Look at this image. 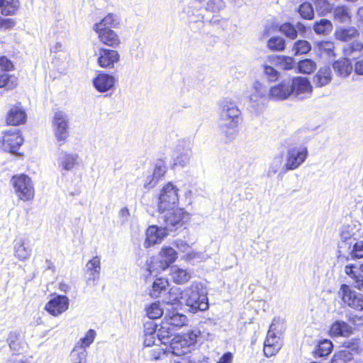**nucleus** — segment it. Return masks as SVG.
Wrapping results in <instances>:
<instances>
[{
  "mask_svg": "<svg viewBox=\"0 0 363 363\" xmlns=\"http://www.w3.org/2000/svg\"><path fill=\"white\" fill-rule=\"evenodd\" d=\"M220 108V118L225 123L223 125L226 136L233 135L242 121L241 111L231 99H225L219 104Z\"/></svg>",
  "mask_w": 363,
  "mask_h": 363,
  "instance_id": "1",
  "label": "nucleus"
},
{
  "mask_svg": "<svg viewBox=\"0 0 363 363\" xmlns=\"http://www.w3.org/2000/svg\"><path fill=\"white\" fill-rule=\"evenodd\" d=\"M186 320V315L174 311H168L158 329L157 336L160 340L164 341L173 336L174 332L185 325Z\"/></svg>",
  "mask_w": 363,
  "mask_h": 363,
  "instance_id": "2",
  "label": "nucleus"
},
{
  "mask_svg": "<svg viewBox=\"0 0 363 363\" xmlns=\"http://www.w3.org/2000/svg\"><path fill=\"white\" fill-rule=\"evenodd\" d=\"M10 183L17 198L24 202L32 201L35 198V187L30 177L26 174H15Z\"/></svg>",
  "mask_w": 363,
  "mask_h": 363,
  "instance_id": "3",
  "label": "nucleus"
},
{
  "mask_svg": "<svg viewBox=\"0 0 363 363\" xmlns=\"http://www.w3.org/2000/svg\"><path fill=\"white\" fill-rule=\"evenodd\" d=\"M177 259L176 250L169 246H164L158 253V258L152 257L147 262V270L150 274L160 272L169 268Z\"/></svg>",
  "mask_w": 363,
  "mask_h": 363,
  "instance_id": "4",
  "label": "nucleus"
},
{
  "mask_svg": "<svg viewBox=\"0 0 363 363\" xmlns=\"http://www.w3.org/2000/svg\"><path fill=\"white\" fill-rule=\"evenodd\" d=\"M24 143L22 132L17 129H9L2 132L0 148L12 154L19 155L18 150Z\"/></svg>",
  "mask_w": 363,
  "mask_h": 363,
  "instance_id": "5",
  "label": "nucleus"
},
{
  "mask_svg": "<svg viewBox=\"0 0 363 363\" xmlns=\"http://www.w3.org/2000/svg\"><path fill=\"white\" fill-rule=\"evenodd\" d=\"M197 335L192 330L176 335L169 342V349L172 354L182 356L189 352V347L196 342Z\"/></svg>",
  "mask_w": 363,
  "mask_h": 363,
  "instance_id": "6",
  "label": "nucleus"
},
{
  "mask_svg": "<svg viewBox=\"0 0 363 363\" xmlns=\"http://www.w3.org/2000/svg\"><path fill=\"white\" fill-rule=\"evenodd\" d=\"M181 299H184L186 304L191 307L194 311H205L208 308L207 298L199 294L198 291L188 288L184 293H181L179 296L172 300V303L179 302Z\"/></svg>",
  "mask_w": 363,
  "mask_h": 363,
  "instance_id": "7",
  "label": "nucleus"
},
{
  "mask_svg": "<svg viewBox=\"0 0 363 363\" xmlns=\"http://www.w3.org/2000/svg\"><path fill=\"white\" fill-rule=\"evenodd\" d=\"M179 202L178 189L172 183L168 182L162 189L158 201V211L164 213L174 208Z\"/></svg>",
  "mask_w": 363,
  "mask_h": 363,
  "instance_id": "8",
  "label": "nucleus"
},
{
  "mask_svg": "<svg viewBox=\"0 0 363 363\" xmlns=\"http://www.w3.org/2000/svg\"><path fill=\"white\" fill-rule=\"evenodd\" d=\"M52 128L54 135L60 145L65 144L69 133V120L64 112L58 111L55 113L52 119Z\"/></svg>",
  "mask_w": 363,
  "mask_h": 363,
  "instance_id": "9",
  "label": "nucleus"
},
{
  "mask_svg": "<svg viewBox=\"0 0 363 363\" xmlns=\"http://www.w3.org/2000/svg\"><path fill=\"white\" fill-rule=\"evenodd\" d=\"M164 218L165 228L170 230H177L187 223L191 218V215L184 208H177L167 211Z\"/></svg>",
  "mask_w": 363,
  "mask_h": 363,
  "instance_id": "10",
  "label": "nucleus"
},
{
  "mask_svg": "<svg viewBox=\"0 0 363 363\" xmlns=\"http://www.w3.org/2000/svg\"><path fill=\"white\" fill-rule=\"evenodd\" d=\"M69 307V299L65 295L52 294L45 303L44 309L50 315L58 317L65 313Z\"/></svg>",
  "mask_w": 363,
  "mask_h": 363,
  "instance_id": "11",
  "label": "nucleus"
},
{
  "mask_svg": "<svg viewBox=\"0 0 363 363\" xmlns=\"http://www.w3.org/2000/svg\"><path fill=\"white\" fill-rule=\"evenodd\" d=\"M339 296L349 307L356 311H363V295L352 290L349 285L342 284L340 286Z\"/></svg>",
  "mask_w": 363,
  "mask_h": 363,
  "instance_id": "12",
  "label": "nucleus"
},
{
  "mask_svg": "<svg viewBox=\"0 0 363 363\" xmlns=\"http://www.w3.org/2000/svg\"><path fill=\"white\" fill-rule=\"evenodd\" d=\"M27 113L21 102L11 106L5 116V123L8 126L24 125L27 121Z\"/></svg>",
  "mask_w": 363,
  "mask_h": 363,
  "instance_id": "13",
  "label": "nucleus"
},
{
  "mask_svg": "<svg viewBox=\"0 0 363 363\" xmlns=\"http://www.w3.org/2000/svg\"><path fill=\"white\" fill-rule=\"evenodd\" d=\"M308 150L306 147L298 149L292 147L287 152L285 163L286 170H294L298 168L307 158Z\"/></svg>",
  "mask_w": 363,
  "mask_h": 363,
  "instance_id": "14",
  "label": "nucleus"
},
{
  "mask_svg": "<svg viewBox=\"0 0 363 363\" xmlns=\"http://www.w3.org/2000/svg\"><path fill=\"white\" fill-rule=\"evenodd\" d=\"M292 95L289 77L282 79L279 83L272 86L269 91V97L275 101L285 100Z\"/></svg>",
  "mask_w": 363,
  "mask_h": 363,
  "instance_id": "15",
  "label": "nucleus"
},
{
  "mask_svg": "<svg viewBox=\"0 0 363 363\" xmlns=\"http://www.w3.org/2000/svg\"><path fill=\"white\" fill-rule=\"evenodd\" d=\"M167 229L164 227H158L155 225L149 226L145 232L144 246L149 248L156 244L160 243L167 235Z\"/></svg>",
  "mask_w": 363,
  "mask_h": 363,
  "instance_id": "16",
  "label": "nucleus"
},
{
  "mask_svg": "<svg viewBox=\"0 0 363 363\" xmlns=\"http://www.w3.org/2000/svg\"><path fill=\"white\" fill-rule=\"evenodd\" d=\"M290 84L292 94L309 96L312 93L313 87L308 79L303 77H290Z\"/></svg>",
  "mask_w": 363,
  "mask_h": 363,
  "instance_id": "17",
  "label": "nucleus"
},
{
  "mask_svg": "<svg viewBox=\"0 0 363 363\" xmlns=\"http://www.w3.org/2000/svg\"><path fill=\"white\" fill-rule=\"evenodd\" d=\"M282 347L280 337L269 331L264 342L263 353L265 357H271L277 354Z\"/></svg>",
  "mask_w": 363,
  "mask_h": 363,
  "instance_id": "18",
  "label": "nucleus"
},
{
  "mask_svg": "<svg viewBox=\"0 0 363 363\" xmlns=\"http://www.w3.org/2000/svg\"><path fill=\"white\" fill-rule=\"evenodd\" d=\"M120 59L118 52L115 50L101 48L97 59L99 65L103 68H113Z\"/></svg>",
  "mask_w": 363,
  "mask_h": 363,
  "instance_id": "19",
  "label": "nucleus"
},
{
  "mask_svg": "<svg viewBox=\"0 0 363 363\" xmlns=\"http://www.w3.org/2000/svg\"><path fill=\"white\" fill-rule=\"evenodd\" d=\"M94 31L97 33L99 41L106 46L116 48L121 43L120 37L112 29L100 28Z\"/></svg>",
  "mask_w": 363,
  "mask_h": 363,
  "instance_id": "20",
  "label": "nucleus"
},
{
  "mask_svg": "<svg viewBox=\"0 0 363 363\" xmlns=\"http://www.w3.org/2000/svg\"><path fill=\"white\" fill-rule=\"evenodd\" d=\"M115 81L112 75L101 72L93 79V84L98 91L105 92L113 87Z\"/></svg>",
  "mask_w": 363,
  "mask_h": 363,
  "instance_id": "21",
  "label": "nucleus"
},
{
  "mask_svg": "<svg viewBox=\"0 0 363 363\" xmlns=\"http://www.w3.org/2000/svg\"><path fill=\"white\" fill-rule=\"evenodd\" d=\"M328 333L331 337H347L353 333V328L345 321L336 320L331 324Z\"/></svg>",
  "mask_w": 363,
  "mask_h": 363,
  "instance_id": "22",
  "label": "nucleus"
},
{
  "mask_svg": "<svg viewBox=\"0 0 363 363\" xmlns=\"http://www.w3.org/2000/svg\"><path fill=\"white\" fill-rule=\"evenodd\" d=\"M101 272V257L94 256L86 264V273L88 275L86 282L94 281L99 279Z\"/></svg>",
  "mask_w": 363,
  "mask_h": 363,
  "instance_id": "23",
  "label": "nucleus"
},
{
  "mask_svg": "<svg viewBox=\"0 0 363 363\" xmlns=\"http://www.w3.org/2000/svg\"><path fill=\"white\" fill-rule=\"evenodd\" d=\"M167 166L164 160H159L155 164L152 175L150 182L145 184V188L150 189L155 186L167 172Z\"/></svg>",
  "mask_w": 363,
  "mask_h": 363,
  "instance_id": "24",
  "label": "nucleus"
},
{
  "mask_svg": "<svg viewBox=\"0 0 363 363\" xmlns=\"http://www.w3.org/2000/svg\"><path fill=\"white\" fill-rule=\"evenodd\" d=\"M334 35L340 41L347 42L358 38L359 32L354 27H341L335 30Z\"/></svg>",
  "mask_w": 363,
  "mask_h": 363,
  "instance_id": "25",
  "label": "nucleus"
},
{
  "mask_svg": "<svg viewBox=\"0 0 363 363\" xmlns=\"http://www.w3.org/2000/svg\"><path fill=\"white\" fill-rule=\"evenodd\" d=\"M335 73L340 77H348L352 71V65L349 59L342 57L333 64Z\"/></svg>",
  "mask_w": 363,
  "mask_h": 363,
  "instance_id": "26",
  "label": "nucleus"
},
{
  "mask_svg": "<svg viewBox=\"0 0 363 363\" xmlns=\"http://www.w3.org/2000/svg\"><path fill=\"white\" fill-rule=\"evenodd\" d=\"M31 253V245L28 240H21L15 245L14 255L19 260L25 261Z\"/></svg>",
  "mask_w": 363,
  "mask_h": 363,
  "instance_id": "27",
  "label": "nucleus"
},
{
  "mask_svg": "<svg viewBox=\"0 0 363 363\" xmlns=\"http://www.w3.org/2000/svg\"><path fill=\"white\" fill-rule=\"evenodd\" d=\"M119 26V20L112 13H108L99 22L96 23L93 26V30H96L100 28L111 29V28H118Z\"/></svg>",
  "mask_w": 363,
  "mask_h": 363,
  "instance_id": "28",
  "label": "nucleus"
},
{
  "mask_svg": "<svg viewBox=\"0 0 363 363\" xmlns=\"http://www.w3.org/2000/svg\"><path fill=\"white\" fill-rule=\"evenodd\" d=\"M333 19L340 23H350L352 15L350 9L345 5H338L333 11Z\"/></svg>",
  "mask_w": 363,
  "mask_h": 363,
  "instance_id": "29",
  "label": "nucleus"
},
{
  "mask_svg": "<svg viewBox=\"0 0 363 363\" xmlns=\"http://www.w3.org/2000/svg\"><path fill=\"white\" fill-rule=\"evenodd\" d=\"M332 79L331 70L329 67H323L319 69L314 76V82L318 86L328 84Z\"/></svg>",
  "mask_w": 363,
  "mask_h": 363,
  "instance_id": "30",
  "label": "nucleus"
},
{
  "mask_svg": "<svg viewBox=\"0 0 363 363\" xmlns=\"http://www.w3.org/2000/svg\"><path fill=\"white\" fill-rule=\"evenodd\" d=\"M169 286V281L167 278L159 277L155 279L152 283L150 295L152 298H158L160 294L165 291Z\"/></svg>",
  "mask_w": 363,
  "mask_h": 363,
  "instance_id": "31",
  "label": "nucleus"
},
{
  "mask_svg": "<svg viewBox=\"0 0 363 363\" xmlns=\"http://www.w3.org/2000/svg\"><path fill=\"white\" fill-rule=\"evenodd\" d=\"M1 13L4 16H13L20 7L19 0H1Z\"/></svg>",
  "mask_w": 363,
  "mask_h": 363,
  "instance_id": "32",
  "label": "nucleus"
},
{
  "mask_svg": "<svg viewBox=\"0 0 363 363\" xmlns=\"http://www.w3.org/2000/svg\"><path fill=\"white\" fill-rule=\"evenodd\" d=\"M77 157L78 155L77 154H70L65 152L59 158L60 166L64 170H72L77 163Z\"/></svg>",
  "mask_w": 363,
  "mask_h": 363,
  "instance_id": "33",
  "label": "nucleus"
},
{
  "mask_svg": "<svg viewBox=\"0 0 363 363\" xmlns=\"http://www.w3.org/2000/svg\"><path fill=\"white\" fill-rule=\"evenodd\" d=\"M170 275L172 281L177 284H184L191 279L190 273L180 268L172 269Z\"/></svg>",
  "mask_w": 363,
  "mask_h": 363,
  "instance_id": "34",
  "label": "nucleus"
},
{
  "mask_svg": "<svg viewBox=\"0 0 363 363\" xmlns=\"http://www.w3.org/2000/svg\"><path fill=\"white\" fill-rule=\"evenodd\" d=\"M18 85V78L13 74L6 72L0 74V88L11 90Z\"/></svg>",
  "mask_w": 363,
  "mask_h": 363,
  "instance_id": "35",
  "label": "nucleus"
},
{
  "mask_svg": "<svg viewBox=\"0 0 363 363\" xmlns=\"http://www.w3.org/2000/svg\"><path fill=\"white\" fill-rule=\"evenodd\" d=\"M313 30L317 34L325 35L333 30V24L330 20L321 18L320 21L315 22Z\"/></svg>",
  "mask_w": 363,
  "mask_h": 363,
  "instance_id": "36",
  "label": "nucleus"
},
{
  "mask_svg": "<svg viewBox=\"0 0 363 363\" xmlns=\"http://www.w3.org/2000/svg\"><path fill=\"white\" fill-rule=\"evenodd\" d=\"M333 347V342L328 339L320 341L315 350V354L318 357H325L330 354Z\"/></svg>",
  "mask_w": 363,
  "mask_h": 363,
  "instance_id": "37",
  "label": "nucleus"
},
{
  "mask_svg": "<svg viewBox=\"0 0 363 363\" xmlns=\"http://www.w3.org/2000/svg\"><path fill=\"white\" fill-rule=\"evenodd\" d=\"M267 47L272 51H283L286 48V41L279 36H273L267 41Z\"/></svg>",
  "mask_w": 363,
  "mask_h": 363,
  "instance_id": "38",
  "label": "nucleus"
},
{
  "mask_svg": "<svg viewBox=\"0 0 363 363\" xmlns=\"http://www.w3.org/2000/svg\"><path fill=\"white\" fill-rule=\"evenodd\" d=\"M316 63L311 59H304L298 62L299 72L310 74L316 69Z\"/></svg>",
  "mask_w": 363,
  "mask_h": 363,
  "instance_id": "39",
  "label": "nucleus"
},
{
  "mask_svg": "<svg viewBox=\"0 0 363 363\" xmlns=\"http://www.w3.org/2000/svg\"><path fill=\"white\" fill-rule=\"evenodd\" d=\"M311 49V46L308 41L298 40L294 43L292 50L294 55H299L308 53Z\"/></svg>",
  "mask_w": 363,
  "mask_h": 363,
  "instance_id": "40",
  "label": "nucleus"
},
{
  "mask_svg": "<svg viewBox=\"0 0 363 363\" xmlns=\"http://www.w3.org/2000/svg\"><path fill=\"white\" fill-rule=\"evenodd\" d=\"M147 315L150 319H157L162 317L163 309L159 302L152 303L146 308Z\"/></svg>",
  "mask_w": 363,
  "mask_h": 363,
  "instance_id": "41",
  "label": "nucleus"
},
{
  "mask_svg": "<svg viewBox=\"0 0 363 363\" xmlns=\"http://www.w3.org/2000/svg\"><path fill=\"white\" fill-rule=\"evenodd\" d=\"M96 337V332L93 329H89L85 335L81 338L77 342L76 347L81 349H86L88 347L94 340Z\"/></svg>",
  "mask_w": 363,
  "mask_h": 363,
  "instance_id": "42",
  "label": "nucleus"
},
{
  "mask_svg": "<svg viewBox=\"0 0 363 363\" xmlns=\"http://www.w3.org/2000/svg\"><path fill=\"white\" fill-rule=\"evenodd\" d=\"M318 50L322 55H325L329 57H335V45L330 41H321L318 44Z\"/></svg>",
  "mask_w": 363,
  "mask_h": 363,
  "instance_id": "43",
  "label": "nucleus"
},
{
  "mask_svg": "<svg viewBox=\"0 0 363 363\" xmlns=\"http://www.w3.org/2000/svg\"><path fill=\"white\" fill-rule=\"evenodd\" d=\"M298 13L301 16L307 20H311L314 18V10L311 3L303 2L298 7Z\"/></svg>",
  "mask_w": 363,
  "mask_h": 363,
  "instance_id": "44",
  "label": "nucleus"
},
{
  "mask_svg": "<svg viewBox=\"0 0 363 363\" xmlns=\"http://www.w3.org/2000/svg\"><path fill=\"white\" fill-rule=\"evenodd\" d=\"M294 60L289 56H277L276 65L279 66L282 69L289 70L294 67Z\"/></svg>",
  "mask_w": 363,
  "mask_h": 363,
  "instance_id": "45",
  "label": "nucleus"
},
{
  "mask_svg": "<svg viewBox=\"0 0 363 363\" xmlns=\"http://www.w3.org/2000/svg\"><path fill=\"white\" fill-rule=\"evenodd\" d=\"M279 31L287 38L294 40L297 37V30L294 25L290 23H284L279 27Z\"/></svg>",
  "mask_w": 363,
  "mask_h": 363,
  "instance_id": "46",
  "label": "nucleus"
},
{
  "mask_svg": "<svg viewBox=\"0 0 363 363\" xmlns=\"http://www.w3.org/2000/svg\"><path fill=\"white\" fill-rule=\"evenodd\" d=\"M225 7V3L223 0H209L206 6L207 11L211 13H218Z\"/></svg>",
  "mask_w": 363,
  "mask_h": 363,
  "instance_id": "47",
  "label": "nucleus"
},
{
  "mask_svg": "<svg viewBox=\"0 0 363 363\" xmlns=\"http://www.w3.org/2000/svg\"><path fill=\"white\" fill-rule=\"evenodd\" d=\"M16 26V21L13 18H4L0 16V31L13 30Z\"/></svg>",
  "mask_w": 363,
  "mask_h": 363,
  "instance_id": "48",
  "label": "nucleus"
},
{
  "mask_svg": "<svg viewBox=\"0 0 363 363\" xmlns=\"http://www.w3.org/2000/svg\"><path fill=\"white\" fill-rule=\"evenodd\" d=\"M14 65L11 60L3 55L0 57V69L4 72L13 71Z\"/></svg>",
  "mask_w": 363,
  "mask_h": 363,
  "instance_id": "49",
  "label": "nucleus"
},
{
  "mask_svg": "<svg viewBox=\"0 0 363 363\" xmlns=\"http://www.w3.org/2000/svg\"><path fill=\"white\" fill-rule=\"evenodd\" d=\"M264 74L267 77V79L271 82H276L279 76V73L274 67L269 65L264 66Z\"/></svg>",
  "mask_w": 363,
  "mask_h": 363,
  "instance_id": "50",
  "label": "nucleus"
},
{
  "mask_svg": "<svg viewBox=\"0 0 363 363\" xmlns=\"http://www.w3.org/2000/svg\"><path fill=\"white\" fill-rule=\"evenodd\" d=\"M351 256L355 259L363 258V240L354 243L351 251Z\"/></svg>",
  "mask_w": 363,
  "mask_h": 363,
  "instance_id": "51",
  "label": "nucleus"
},
{
  "mask_svg": "<svg viewBox=\"0 0 363 363\" xmlns=\"http://www.w3.org/2000/svg\"><path fill=\"white\" fill-rule=\"evenodd\" d=\"M347 55H352V53L357 52L363 54V43L357 41L352 42L349 44L347 48L345 50Z\"/></svg>",
  "mask_w": 363,
  "mask_h": 363,
  "instance_id": "52",
  "label": "nucleus"
},
{
  "mask_svg": "<svg viewBox=\"0 0 363 363\" xmlns=\"http://www.w3.org/2000/svg\"><path fill=\"white\" fill-rule=\"evenodd\" d=\"M233 354L230 352L224 353L218 359L217 363H232Z\"/></svg>",
  "mask_w": 363,
  "mask_h": 363,
  "instance_id": "53",
  "label": "nucleus"
},
{
  "mask_svg": "<svg viewBox=\"0 0 363 363\" xmlns=\"http://www.w3.org/2000/svg\"><path fill=\"white\" fill-rule=\"evenodd\" d=\"M21 345V342L19 341L18 337L17 335L14 336L13 338L10 339L9 341V347L14 351H16L19 349Z\"/></svg>",
  "mask_w": 363,
  "mask_h": 363,
  "instance_id": "54",
  "label": "nucleus"
},
{
  "mask_svg": "<svg viewBox=\"0 0 363 363\" xmlns=\"http://www.w3.org/2000/svg\"><path fill=\"white\" fill-rule=\"evenodd\" d=\"M354 70L356 74L363 75V58L355 62L354 65Z\"/></svg>",
  "mask_w": 363,
  "mask_h": 363,
  "instance_id": "55",
  "label": "nucleus"
},
{
  "mask_svg": "<svg viewBox=\"0 0 363 363\" xmlns=\"http://www.w3.org/2000/svg\"><path fill=\"white\" fill-rule=\"evenodd\" d=\"M155 334L149 333L146 334L144 340V345L146 347H151L154 345Z\"/></svg>",
  "mask_w": 363,
  "mask_h": 363,
  "instance_id": "56",
  "label": "nucleus"
},
{
  "mask_svg": "<svg viewBox=\"0 0 363 363\" xmlns=\"http://www.w3.org/2000/svg\"><path fill=\"white\" fill-rule=\"evenodd\" d=\"M354 266L352 264L347 265L345 267V273L349 275L354 281L357 279L359 274H356V273L353 271Z\"/></svg>",
  "mask_w": 363,
  "mask_h": 363,
  "instance_id": "57",
  "label": "nucleus"
},
{
  "mask_svg": "<svg viewBox=\"0 0 363 363\" xmlns=\"http://www.w3.org/2000/svg\"><path fill=\"white\" fill-rule=\"evenodd\" d=\"M165 354V350L164 349H158L156 350H151V357L153 359H159L161 358V354L164 355Z\"/></svg>",
  "mask_w": 363,
  "mask_h": 363,
  "instance_id": "58",
  "label": "nucleus"
},
{
  "mask_svg": "<svg viewBox=\"0 0 363 363\" xmlns=\"http://www.w3.org/2000/svg\"><path fill=\"white\" fill-rule=\"evenodd\" d=\"M354 287L363 291V275L359 274L357 279L354 281Z\"/></svg>",
  "mask_w": 363,
  "mask_h": 363,
  "instance_id": "59",
  "label": "nucleus"
},
{
  "mask_svg": "<svg viewBox=\"0 0 363 363\" xmlns=\"http://www.w3.org/2000/svg\"><path fill=\"white\" fill-rule=\"evenodd\" d=\"M357 21L363 27V6L359 7L357 12Z\"/></svg>",
  "mask_w": 363,
  "mask_h": 363,
  "instance_id": "60",
  "label": "nucleus"
},
{
  "mask_svg": "<svg viewBox=\"0 0 363 363\" xmlns=\"http://www.w3.org/2000/svg\"><path fill=\"white\" fill-rule=\"evenodd\" d=\"M58 289L63 292H67L69 290V286L66 283H60Z\"/></svg>",
  "mask_w": 363,
  "mask_h": 363,
  "instance_id": "61",
  "label": "nucleus"
},
{
  "mask_svg": "<svg viewBox=\"0 0 363 363\" xmlns=\"http://www.w3.org/2000/svg\"><path fill=\"white\" fill-rule=\"evenodd\" d=\"M347 352L345 350L339 351L337 353L335 354L333 358H345L346 357Z\"/></svg>",
  "mask_w": 363,
  "mask_h": 363,
  "instance_id": "62",
  "label": "nucleus"
},
{
  "mask_svg": "<svg viewBox=\"0 0 363 363\" xmlns=\"http://www.w3.org/2000/svg\"><path fill=\"white\" fill-rule=\"evenodd\" d=\"M221 21V18L220 16L216 15L211 19L209 20L211 23L216 24L220 23Z\"/></svg>",
  "mask_w": 363,
  "mask_h": 363,
  "instance_id": "63",
  "label": "nucleus"
},
{
  "mask_svg": "<svg viewBox=\"0 0 363 363\" xmlns=\"http://www.w3.org/2000/svg\"><path fill=\"white\" fill-rule=\"evenodd\" d=\"M174 363H191V362L189 359L183 357L179 361L175 362Z\"/></svg>",
  "mask_w": 363,
  "mask_h": 363,
  "instance_id": "64",
  "label": "nucleus"
}]
</instances>
